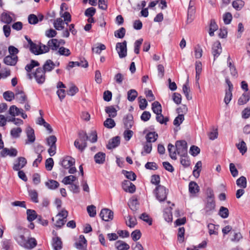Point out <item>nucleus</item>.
<instances>
[{"instance_id":"1","label":"nucleus","mask_w":250,"mask_h":250,"mask_svg":"<svg viewBox=\"0 0 250 250\" xmlns=\"http://www.w3.org/2000/svg\"><path fill=\"white\" fill-rule=\"evenodd\" d=\"M214 198V195L213 191L209 189L208 192L207 202L204 208L206 215H211L214 211L215 203Z\"/></svg>"},{"instance_id":"2","label":"nucleus","mask_w":250,"mask_h":250,"mask_svg":"<svg viewBox=\"0 0 250 250\" xmlns=\"http://www.w3.org/2000/svg\"><path fill=\"white\" fill-rule=\"evenodd\" d=\"M88 139L87 134L83 131H80L79 133V138L74 142V146L79 150L83 151L87 146L86 141Z\"/></svg>"},{"instance_id":"3","label":"nucleus","mask_w":250,"mask_h":250,"mask_svg":"<svg viewBox=\"0 0 250 250\" xmlns=\"http://www.w3.org/2000/svg\"><path fill=\"white\" fill-rule=\"evenodd\" d=\"M168 189L164 186L158 185L154 190L156 197L159 202H162L166 200L168 193Z\"/></svg>"},{"instance_id":"4","label":"nucleus","mask_w":250,"mask_h":250,"mask_svg":"<svg viewBox=\"0 0 250 250\" xmlns=\"http://www.w3.org/2000/svg\"><path fill=\"white\" fill-rule=\"evenodd\" d=\"M177 153L180 156L188 155L187 143L185 140L177 141L175 143Z\"/></svg>"},{"instance_id":"5","label":"nucleus","mask_w":250,"mask_h":250,"mask_svg":"<svg viewBox=\"0 0 250 250\" xmlns=\"http://www.w3.org/2000/svg\"><path fill=\"white\" fill-rule=\"evenodd\" d=\"M67 215L68 212L66 210L62 209L60 211L56 216L58 217V219L55 224V226L57 228H61L63 226L66 222Z\"/></svg>"},{"instance_id":"6","label":"nucleus","mask_w":250,"mask_h":250,"mask_svg":"<svg viewBox=\"0 0 250 250\" xmlns=\"http://www.w3.org/2000/svg\"><path fill=\"white\" fill-rule=\"evenodd\" d=\"M127 42L124 41L123 42H118L116 45L117 50L120 58H125L127 55Z\"/></svg>"},{"instance_id":"7","label":"nucleus","mask_w":250,"mask_h":250,"mask_svg":"<svg viewBox=\"0 0 250 250\" xmlns=\"http://www.w3.org/2000/svg\"><path fill=\"white\" fill-rule=\"evenodd\" d=\"M26 229H23L21 227L17 228V234L15 236V239L20 246H25V238L24 236V234Z\"/></svg>"},{"instance_id":"8","label":"nucleus","mask_w":250,"mask_h":250,"mask_svg":"<svg viewBox=\"0 0 250 250\" xmlns=\"http://www.w3.org/2000/svg\"><path fill=\"white\" fill-rule=\"evenodd\" d=\"M36 82L39 84L43 83L45 80V72L42 68H38L33 74Z\"/></svg>"},{"instance_id":"9","label":"nucleus","mask_w":250,"mask_h":250,"mask_svg":"<svg viewBox=\"0 0 250 250\" xmlns=\"http://www.w3.org/2000/svg\"><path fill=\"white\" fill-rule=\"evenodd\" d=\"M113 212L108 208L102 209L100 213L101 218L105 221H109L113 218Z\"/></svg>"},{"instance_id":"10","label":"nucleus","mask_w":250,"mask_h":250,"mask_svg":"<svg viewBox=\"0 0 250 250\" xmlns=\"http://www.w3.org/2000/svg\"><path fill=\"white\" fill-rule=\"evenodd\" d=\"M122 188L125 191L131 193L136 190L135 186L129 180H124L122 183Z\"/></svg>"},{"instance_id":"11","label":"nucleus","mask_w":250,"mask_h":250,"mask_svg":"<svg viewBox=\"0 0 250 250\" xmlns=\"http://www.w3.org/2000/svg\"><path fill=\"white\" fill-rule=\"evenodd\" d=\"M27 161L24 157H20L14 164L13 168L15 171L20 170L23 168L26 164Z\"/></svg>"},{"instance_id":"12","label":"nucleus","mask_w":250,"mask_h":250,"mask_svg":"<svg viewBox=\"0 0 250 250\" xmlns=\"http://www.w3.org/2000/svg\"><path fill=\"white\" fill-rule=\"evenodd\" d=\"M221 52L222 47L221 43L217 41L213 43L212 48V54L214 57V60L218 57Z\"/></svg>"},{"instance_id":"13","label":"nucleus","mask_w":250,"mask_h":250,"mask_svg":"<svg viewBox=\"0 0 250 250\" xmlns=\"http://www.w3.org/2000/svg\"><path fill=\"white\" fill-rule=\"evenodd\" d=\"M26 133L27 139L26 141L25 144H28L34 143L35 141V136L34 129L30 126H28L26 129Z\"/></svg>"},{"instance_id":"14","label":"nucleus","mask_w":250,"mask_h":250,"mask_svg":"<svg viewBox=\"0 0 250 250\" xmlns=\"http://www.w3.org/2000/svg\"><path fill=\"white\" fill-rule=\"evenodd\" d=\"M75 247L79 250H85L86 248V240L83 235H80L79 241L76 242Z\"/></svg>"},{"instance_id":"15","label":"nucleus","mask_w":250,"mask_h":250,"mask_svg":"<svg viewBox=\"0 0 250 250\" xmlns=\"http://www.w3.org/2000/svg\"><path fill=\"white\" fill-rule=\"evenodd\" d=\"M18 60L17 56L8 55L4 58L3 62L6 65L14 66L17 63Z\"/></svg>"},{"instance_id":"16","label":"nucleus","mask_w":250,"mask_h":250,"mask_svg":"<svg viewBox=\"0 0 250 250\" xmlns=\"http://www.w3.org/2000/svg\"><path fill=\"white\" fill-rule=\"evenodd\" d=\"M227 64L229 68L231 75L234 77H237L238 75L237 70L229 56L227 59Z\"/></svg>"},{"instance_id":"17","label":"nucleus","mask_w":250,"mask_h":250,"mask_svg":"<svg viewBox=\"0 0 250 250\" xmlns=\"http://www.w3.org/2000/svg\"><path fill=\"white\" fill-rule=\"evenodd\" d=\"M75 163V160L72 157L67 156L64 158L62 161V166L64 168H68Z\"/></svg>"},{"instance_id":"18","label":"nucleus","mask_w":250,"mask_h":250,"mask_svg":"<svg viewBox=\"0 0 250 250\" xmlns=\"http://www.w3.org/2000/svg\"><path fill=\"white\" fill-rule=\"evenodd\" d=\"M250 100V91L244 92L238 100V104L240 105L246 104Z\"/></svg>"},{"instance_id":"19","label":"nucleus","mask_w":250,"mask_h":250,"mask_svg":"<svg viewBox=\"0 0 250 250\" xmlns=\"http://www.w3.org/2000/svg\"><path fill=\"white\" fill-rule=\"evenodd\" d=\"M124 123L125 127L127 129L131 128L133 125V116L130 114L126 115L125 117V118L124 119Z\"/></svg>"},{"instance_id":"20","label":"nucleus","mask_w":250,"mask_h":250,"mask_svg":"<svg viewBox=\"0 0 250 250\" xmlns=\"http://www.w3.org/2000/svg\"><path fill=\"white\" fill-rule=\"evenodd\" d=\"M65 5L64 3L62 4L61 6V12H60V15L61 17L63 18L64 19V22L65 23L66 25H68V23L69 22H70L71 21V15L68 12H65L64 13H62L63 11V8L64 7V5Z\"/></svg>"},{"instance_id":"21","label":"nucleus","mask_w":250,"mask_h":250,"mask_svg":"<svg viewBox=\"0 0 250 250\" xmlns=\"http://www.w3.org/2000/svg\"><path fill=\"white\" fill-rule=\"evenodd\" d=\"M11 15H13V14L11 13H2L0 17L1 21L2 22L7 24L10 23L13 21V19Z\"/></svg>"},{"instance_id":"22","label":"nucleus","mask_w":250,"mask_h":250,"mask_svg":"<svg viewBox=\"0 0 250 250\" xmlns=\"http://www.w3.org/2000/svg\"><path fill=\"white\" fill-rule=\"evenodd\" d=\"M94 160L97 164H103L105 162V154L102 152L96 153L94 156Z\"/></svg>"},{"instance_id":"23","label":"nucleus","mask_w":250,"mask_h":250,"mask_svg":"<svg viewBox=\"0 0 250 250\" xmlns=\"http://www.w3.org/2000/svg\"><path fill=\"white\" fill-rule=\"evenodd\" d=\"M37 245V242L34 238H30L25 241V246H21L27 249H32L35 247Z\"/></svg>"},{"instance_id":"24","label":"nucleus","mask_w":250,"mask_h":250,"mask_svg":"<svg viewBox=\"0 0 250 250\" xmlns=\"http://www.w3.org/2000/svg\"><path fill=\"white\" fill-rule=\"evenodd\" d=\"M120 144V138L118 136L115 137L110 140L107 145L109 149L114 148Z\"/></svg>"},{"instance_id":"25","label":"nucleus","mask_w":250,"mask_h":250,"mask_svg":"<svg viewBox=\"0 0 250 250\" xmlns=\"http://www.w3.org/2000/svg\"><path fill=\"white\" fill-rule=\"evenodd\" d=\"M15 98L20 103H23L26 100V96L22 90H17L15 95Z\"/></svg>"},{"instance_id":"26","label":"nucleus","mask_w":250,"mask_h":250,"mask_svg":"<svg viewBox=\"0 0 250 250\" xmlns=\"http://www.w3.org/2000/svg\"><path fill=\"white\" fill-rule=\"evenodd\" d=\"M52 247L54 250H60L62 249V242L60 238L56 237L53 238Z\"/></svg>"},{"instance_id":"27","label":"nucleus","mask_w":250,"mask_h":250,"mask_svg":"<svg viewBox=\"0 0 250 250\" xmlns=\"http://www.w3.org/2000/svg\"><path fill=\"white\" fill-rule=\"evenodd\" d=\"M130 208L133 211H136L139 208V203L136 198L133 197L130 199L128 202Z\"/></svg>"},{"instance_id":"28","label":"nucleus","mask_w":250,"mask_h":250,"mask_svg":"<svg viewBox=\"0 0 250 250\" xmlns=\"http://www.w3.org/2000/svg\"><path fill=\"white\" fill-rule=\"evenodd\" d=\"M64 23H65L63 21L61 18H59L54 21L53 25L56 30H61L64 28Z\"/></svg>"},{"instance_id":"29","label":"nucleus","mask_w":250,"mask_h":250,"mask_svg":"<svg viewBox=\"0 0 250 250\" xmlns=\"http://www.w3.org/2000/svg\"><path fill=\"white\" fill-rule=\"evenodd\" d=\"M105 112L108 114L109 118H114L117 116V110L113 106H108L105 108Z\"/></svg>"},{"instance_id":"30","label":"nucleus","mask_w":250,"mask_h":250,"mask_svg":"<svg viewBox=\"0 0 250 250\" xmlns=\"http://www.w3.org/2000/svg\"><path fill=\"white\" fill-rule=\"evenodd\" d=\"M48 45L49 47V49L53 51H57L59 48L58 40L56 39L49 40L48 42Z\"/></svg>"},{"instance_id":"31","label":"nucleus","mask_w":250,"mask_h":250,"mask_svg":"<svg viewBox=\"0 0 250 250\" xmlns=\"http://www.w3.org/2000/svg\"><path fill=\"white\" fill-rule=\"evenodd\" d=\"M115 247L118 250H128L130 248L129 245L120 240L116 242Z\"/></svg>"},{"instance_id":"32","label":"nucleus","mask_w":250,"mask_h":250,"mask_svg":"<svg viewBox=\"0 0 250 250\" xmlns=\"http://www.w3.org/2000/svg\"><path fill=\"white\" fill-rule=\"evenodd\" d=\"M55 63L50 60H47L43 65V70L45 72L51 71L55 67Z\"/></svg>"},{"instance_id":"33","label":"nucleus","mask_w":250,"mask_h":250,"mask_svg":"<svg viewBox=\"0 0 250 250\" xmlns=\"http://www.w3.org/2000/svg\"><path fill=\"white\" fill-rule=\"evenodd\" d=\"M27 219L29 222H32L36 218H38L36 211L34 210L28 209L26 210Z\"/></svg>"},{"instance_id":"34","label":"nucleus","mask_w":250,"mask_h":250,"mask_svg":"<svg viewBox=\"0 0 250 250\" xmlns=\"http://www.w3.org/2000/svg\"><path fill=\"white\" fill-rule=\"evenodd\" d=\"M158 138V134L155 132H150L146 135L147 142L151 144L155 142Z\"/></svg>"},{"instance_id":"35","label":"nucleus","mask_w":250,"mask_h":250,"mask_svg":"<svg viewBox=\"0 0 250 250\" xmlns=\"http://www.w3.org/2000/svg\"><path fill=\"white\" fill-rule=\"evenodd\" d=\"M167 149L169 152V156L171 157V158L173 160L177 159V156H176L177 152H176V147H175V146L173 145L169 144L168 145Z\"/></svg>"},{"instance_id":"36","label":"nucleus","mask_w":250,"mask_h":250,"mask_svg":"<svg viewBox=\"0 0 250 250\" xmlns=\"http://www.w3.org/2000/svg\"><path fill=\"white\" fill-rule=\"evenodd\" d=\"M183 92L186 97L188 100H190L192 99V97L189 95L190 92L189 86H188V81L187 80L186 83L183 85Z\"/></svg>"},{"instance_id":"37","label":"nucleus","mask_w":250,"mask_h":250,"mask_svg":"<svg viewBox=\"0 0 250 250\" xmlns=\"http://www.w3.org/2000/svg\"><path fill=\"white\" fill-rule=\"evenodd\" d=\"M45 185L49 189L53 190L59 187V183L55 180H49L45 183Z\"/></svg>"},{"instance_id":"38","label":"nucleus","mask_w":250,"mask_h":250,"mask_svg":"<svg viewBox=\"0 0 250 250\" xmlns=\"http://www.w3.org/2000/svg\"><path fill=\"white\" fill-rule=\"evenodd\" d=\"M201 167H202V162L201 161H199L197 162L196 164L193 171V176L197 178L199 177L200 175V173L201 170Z\"/></svg>"},{"instance_id":"39","label":"nucleus","mask_w":250,"mask_h":250,"mask_svg":"<svg viewBox=\"0 0 250 250\" xmlns=\"http://www.w3.org/2000/svg\"><path fill=\"white\" fill-rule=\"evenodd\" d=\"M21 112V108H18L14 105L11 106L9 110V114L12 117H15L19 115Z\"/></svg>"},{"instance_id":"40","label":"nucleus","mask_w":250,"mask_h":250,"mask_svg":"<svg viewBox=\"0 0 250 250\" xmlns=\"http://www.w3.org/2000/svg\"><path fill=\"white\" fill-rule=\"evenodd\" d=\"M189 191L191 194H195L199 190V188L195 182H190L189 184Z\"/></svg>"},{"instance_id":"41","label":"nucleus","mask_w":250,"mask_h":250,"mask_svg":"<svg viewBox=\"0 0 250 250\" xmlns=\"http://www.w3.org/2000/svg\"><path fill=\"white\" fill-rule=\"evenodd\" d=\"M152 110L156 114L162 113V106L157 101H155L152 104Z\"/></svg>"},{"instance_id":"42","label":"nucleus","mask_w":250,"mask_h":250,"mask_svg":"<svg viewBox=\"0 0 250 250\" xmlns=\"http://www.w3.org/2000/svg\"><path fill=\"white\" fill-rule=\"evenodd\" d=\"M232 4L235 10L239 11L244 7L245 2L242 0H236L232 2Z\"/></svg>"},{"instance_id":"43","label":"nucleus","mask_w":250,"mask_h":250,"mask_svg":"<svg viewBox=\"0 0 250 250\" xmlns=\"http://www.w3.org/2000/svg\"><path fill=\"white\" fill-rule=\"evenodd\" d=\"M21 132L22 129L21 127L13 128L10 131V135L14 138H18L20 137Z\"/></svg>"},{"instance_id":"44","label":"nucleus","mask_w":250,"mask_h":250,"mask_svg":"<svg viewBox=\"0 0 250 250\" xmlns=\"http://www.w3.org/2000/svg\"><path fill=\"white\" fill-rule=\"evenodd\" d=\"M105 46L104 44L102 43H97L92 47V50L93 52L99 54L102 50H105Z\"/></svg>"},{"instance_id":"45","label":"nucleus","mask_w":250,"mask_h":250,"mask_svg":"<svg viewBox=\"0 0 250 250\" xmlns=\"http://www.w3.org/2000/svg\"><path fill=\"white\" fill-rule=\"evenodd\" d=\"M104 125L107 128H112L115 126L116 123L111 118H108L104 122Z\"/></svg>"},{"instance_id":"46","label":"nucleus","mask_w":250,"mask_h":250,"mask_svg":"<svg viewBox=\"0 0 250 250\" xmlns=\"http://www.w3.org/2000/svg\"><path fill=\"white\" fill-rule=\"evenodd\" d=\"M236 184L240 188H246L247 187L246 178L243 176H241L236 180Z\"/></svg>"},{"instance_id":"47","label":"nucleus","mask_w":250,"mask_h":250,"mask_svg":"<svg viewBox=\"0 0 250 250\" xmlns=\"http://www.w3.org/2000/svg\"><path fill=\"white\" fill-rule=\"evenodd\" d=\"M76 177L73 175H69L65 177L62 182L65 185H72V183L76 180Z\"/></svg>"},{"instance_id":"48","label":"nucleus","mask_w":250,"mask_h":250,"mask_svg":"<svg viewBox=\"0 0 250 250\" xmlns=\"http://www.w3.org/2000/svg\"><path fill=\"white\" fill-rule=\"evenodd\" d=\"M57 54L64 56H68L70 55L71 52L69 49L64 47H61L57 51Z\"/></svg>"},{"instance_id":"49","label":"nucleus","mask_w":250,"mask_h":250,"mask_svg":"<svg viewBox=\"0 0 250 250\" xmlns=\"http://www.w3.org/2000/svg\"><path fill=\"white\" fill-rule=\"evenodd\" d=\"M180 163L184 167H188L190 164V162L188 155L180 156Z\"/></svg>"},{"instance_id":"50","label":"nucleus","mask_w":250,"mask_h":250,"mask_svg":"<svg viewBox=\"0 0 250 250\" xmlns=\"http://www.w3.org/2000/svg\"><path fill=\"white\" fill-rule=\"evenodd\" d=\"M138 95L137 92L134 89H131L127 92V99L132 102L135 100Z\"/></svg>"},{"instance_id":"51","label":"nucleus","mask_w":250,"mask_h":250,"mask_svg":"<svg viewBox=\"0 0 250 250\" xmlns=\"http://www.w3.org/2000/svg\"><path fill=\"white\" fill-rule=\"evenodd\" d=\"M237 147L242 155L245 153L247 150L246 144L244 141H242L240 143L237 144Z\"/></svg>"},{"instance_id":"52","label":"nucleus","mask_w":250,"mask_h":250,"mask_svg":"<svg viewBox=\"0 0 250 250\" xmlns=\"http://www.w3.org/2000/svg\"><path fill=\"white\" fill-rule=\"evenodd\" d=\"M164 216L165 220L167 222H170L172 220V215L171 212V207L167 208L165 211Z\"/></svg>"},{"instance_id":"53","label":"nucleus","mask_w":250,"mask_h":250,"mask_svg":"<svg viewBox=\"0 0 250 250\" xmlns=\"http://www.w3.org/2000/svg\"><path fill=\"white\" fill-rule=\"evenodd\" d=\"M144 150L142 151L141 154L143 156L146 155V154H149L151 152L152 150V145L151 144L146 143V144L143 147Z\"/></svg>"},{"instance_id":"54","label":"nucleus","mask_w":250,"mask_h":250,"mask_svg":"<svg viewBox=\"0 0 250 250\" xmlns=\"http://www.w3.org/2000/svg\"><path fill=\"white\" fill-rule=\"evenodd\" d=\"M156 119L157 121L161 124H166L168 121V118L164 117L161 113L156 114Z\"/></svg>"},{"instance_id":"55","label":"nucleus","mask_w":250,"mask_h":250,"mask_svg":"<svg viewBox=\"0 0 250 250\" xmlns=\"http://www.w3.org/2000/svg\"><path fill=\"white\" fill-rule=\"evenodd\" d=\"M3 96L4 99L7 101H11L15 98L14 93L10 91H7L3 93Z\"/></svg>"},{"instance_id":"56","label":"nucleus","mask_w":250,"mask_h":250,"mask_svg":"<svg viewBox=\"0 0 250 250\" xmlns=\"http://www.w3.org/2000/svg\"><path fill=\"white\" fill-rule=\"evenodd\" d=\"M219 215L223 218H227L229 215V211L227 208L221 207L219 212Z\"/></svg>"},{"instance_id":"57","label":"nucleus","mask_w":250,"mask_h":250,"mask_svg":"<svg viewBox=\"0 0 250 250\" xmlns=\"http://www.w3.org/2000/svg\"><path fill=\"white\" fill-rule=\"evenodd\" d=\"M29 195L33 202H38V193L35 190L30 189L28 190Z\"/></svg>"},{"instance_id":"58","label":"nucleus","mask_w":250,"mask_h":250,"mask_svg":"<svg viewBox=\"0 0 250 250\" xmlns=\"http://www.w3.org/2000/svg\"><path fill=\"white\" fill-rule=\"evenodd\" d=\"M184 120V116L183 114H179V115L175 118L173 121V124L175 126H179Z\"/></svg>"},{"instance_id":"59","label":"nucleus","mask_w":250,"mask_h":250,"mask_svg":"<svg viewBox=\"0 0 250 250\" xmlns=\"http://www.w3.org/2000/svg\"><path fill=\"white\" fill-rule=\"evenodd\" d=\"M125 34V29L124 27L120 28L119 30L115 31L114 35L118 38H123Z\"/></svg>"},{"instance_id":"60","label":"nucleus","mask_w":250,"mask_h":250,"mask_svg":"<svg viewBox=\"0 0 250 250\" xmlns=\"http://www.w3.org/2000/svg\"><path fill=\"white\" fill-rule=\"evenodd\" d=\"M127 219V220H126V225L130 228H133L136 224V219L131 217L130 216H128Z\"/></svg>"},{"instance_id":"61","label":"nucleus","mask_w":250,"mask_h":250,"mask_svg":"<svg viewBox=\"0 0 250 250\" xmlns=\"http://www.w3.org/2000/svg\"><path fill=\"white\" fill-rule=\"evenodd\" d=\"M46 141L47 144L48 146H56L57 138L54 135L50 136L46 139Z\"/></svg>"},{"instance_id":"62","label":"nucleus","mask_w":250,"mask_h":250,"mask_svg":"<svg viewBox=\"0 0 250 250\" xmlns=\"http://www.w3.org/2000/svg\"><path fill=\"white\" fill-rule=\"evenodd\" d=\"M87 211L91 217H94L96 214V207L94 205L88 206L87 207Z\"/></svg>"},{"instance_id":"63","label":"nucleus","mask_w":250,"mask_h":250,"mask_svg":"<svg viewBox=\"0 0 250 250\" xmlns=\"http://www.w3.org/2000/svg\"><path fill=\"white\" fill-rule=\"evenodd\" d=\"M54 166L53 159L52 158H49L45 161V168L47 170H52Z\"/></svg>"},{"instance_id":"64","label":"nucleus","mask_w":250,"mask_h":250,"mask_svg":"<svg viewBox=\"0 0 250 250\" xmlns=\"http://www.w3.org/2000/svg\"><path fill=\"white\" fill-rule=\"evenodd\" d=\"M232 18V15L229 12L226 13L223 16L224 22L226 24H228L230 23Z\"/></svg>"}]
</instances>
